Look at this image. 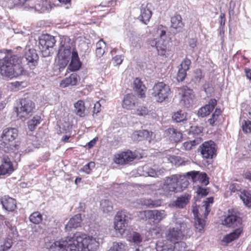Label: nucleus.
<instances>
[{"label":"nucleus","instance_id":"f257e3e1","mask_svg":"<svg viewBox=\"0 0 251 251\" xmlns=\"http://www.w3.org/2000/svg\"><path fill=\"white\" fill-rule=\"evenodd\" d=\"M99 243L87 235L76 232L73 237H67L54 242L50 246V251H97Z\"/></svg>","mask_w":251,"mask_h":251},{"label":"nucleus","instance_id":"f03ea898","mask_svg":"<svg viewBox=\"0 0 251 251\" xmlns=\"http://www.w3.org/2000/svg\"><path fill=\"white\" fill-rule=\"evenodd\" d=\"M22 58L17 55L4 56L0 62V73L4 79H11L25 74L22 66Z\"/></svg>","mask_w":251,"mask_h":251},{"label":"nucleus","instance_id":"7ed1b4c3","mask_svg":"<svg viewBox=\"0 0 251 251\" xmlns=\"http://www.w3.org/2000/svg\"><path fill=\"white\" fill-rule=\"evenodd\" d=\"M18 130L16 128H7L3 130L0 140V150L9 152L18 150L19 142L15 140L18 137Z\"/></svg>","mask_w":251,"mask_h":251},{"label":"nucleus","instance_id":"20e7f679","mask_svg":"<svg viewBox=\"0 0 251 251\" xmlns=\"http://www.w3.org/2000/svg\"><path fill=\"white\" fill-rule=\"evenodd\" d=\"M34 108L35 104L29 98H22L17 102V116L21 119H26L32 114Z\"/></svg>","mask_w":251,"mask_h":251},{"label":"nucleus","instance_id":"39448f33","mask_svg":"<svg viewBox=\"0 0 251 251\" xmlns=\"http://www.w3.org/2000/svg\"><path fill=\"white\" fill-rule=\"evenodd\" d=\"M170 93L169 86L163 82L155 84L151 91V95L158 102H162L168 99Z\"/></svg>","mask_w":251,"mask_h":251},{"label":"nucleus","instance_id":"423d86ee","mask_svg":"<svg viewBox=\"0 0 251 251\" xmlns=\"http://www.w3.org/2000/svg\"><path fill=\"white\" fill-rule=\"evenodd\" d=\"M178 178L176 175H172L165 177L163 180V183L159 189L160 194L168 196L171 195L173 192H177L176 190Z\"/></svg>","mask_w":251,"mask_h":251},{"label":"nucleus","instance_id":"0eeeda50","mask_svg":"<svg viewBox=\"0 0 251 251\" xmlns=\"http://www.w3.org/2000/svg\"><path fill=\"white\" fill-rule=\"evenodd\" d=\"M201 152L203 157L212 158L216 155L215 144L214 142L209 141L205 142L201 146Z\"/></svg>","mask_w":251,"mask_h":251},{"label":"nucleus","instance_id":"6e6552de","mask_svg":"<svg viewBox=\"0 0 251 251\" xmlns=\"http://www.w3.org/2000/svg\"><path fill=\"white\" fill-rule=\"evenodd\" d=\"M72 53L71 48H59L57 57L60 68H64L67 66L71 58Z\"/></svg>","mask_w":251,"mask_h":251},{"label":"nucleus","instance_id":"1a4fd4ad","mask_svg":"<svg viewBox=\"0 0 251 251\" xmlns=\"http://www.w3.org/2000/svg\"><path fill=\"white\" fill-rule=\"evenodd\" d=\"M242 218L238 213L232 211L223 221V224L228 227H235L241 225Z\"/></svg>","mask_w":251,"mask_h":251},{"label":"nucleus","instance_id":"9d476101","mask_svg":"<svg viewBox=\"0 0 251 251\" xmlns=\"http://www.w3.org/2000/svg\"><path fill=\"white\" fill-rule=\"evenodd\" d=\"M178 91L179 94L181 95V101H183L186 106L189 107L192 103L194 98L193 90L187 86H183L179 88Z\"/></svg>","mask_w":251,"mask_h":251},{"label":"nucleus","instance_id":"9b49d317","mask_svg":"<svg viewBox=\"0 0 251 251\" xmlns=\"http://www.w3.org/2000/svg\"><path fill=\"white\" fill-rule=\"evenodd\" d=\"M185 230L180 229L178 226L170 228L166 233V240L169 242H176V241L181 239L183 236V232Z\"/></svg>","mask_w":251,"mask_h":251},{"label":"nucleus","instance_id":"f8f14e48","mask_svg":"<svg viewBox=\"0 0 251 251\" xmlns=\"http://www.w3.org/2000/svg\"><path fill=\"white\" fill-rule=\"evenodd\" d=\"M186 176L191 177L194 182L199 181L204 185H207L209 183L208 178L204 173H200L199 171H193L187 172Z\"/></svg>","mask_w":251,"mask_h":251},{"label":"nucleus","instance_id":"ddd939ff","mask_svg":"<svg viewBox=\"0 0 251 251\" xmlns=\"http://www.w3.org/2000/svg\"><path fill=\"white\" fill-rule=\"evenodd\" d=\"M135 156L131 151H125L118 155L115 158V162L117 164L125 165L133 161Z\"/></svg>","mask_w":251,"mask_h":251},{"label":"nucleus","instance_id":"4468645a","mask_svg":"<svg viewBox=\"0 0 251 251\" xmlns=\"http://www.w3.org/2000/svg\"><path fill=\"white\" fill-rule=\"evenodd\" d=\"M0 166V175H4L7 173H11L14 170L13 165L9 157L3 155L1 160Z\"/></svg>","mask_w":251,"mask_h":251},{"label":"nucleus","instance_id":"2eb2a0df","mask_svg":"<svg viewBox=\"0 0 251 251\" xmlns=\"http://www.w3.org/2000/svg\"><path fill=\"white\" fill-rule=\"evenodd\" d=\"M57 40L50 34H43L39 37L38 44L42 47H53Z\"/></svg>","mask_w":251,"mask_h":251},{"label":"nucleus","instance_id":"dca6fc26","mask_svg":"<svg viewBox=\"0 0 251 251\" xmlns=\"http://www.w3.org/2000/svg\"><path fill=\"white\" fill-rule=\"evenodd\" d=\"M171 27L174 29L172 30L174 34L182 32L184 24L182 22V18L180 15L176 14L171 19Z\"/></svg>","mask_w":251,"mask_h":251},{"label":"nucleus","instance_id":"f3484780","mask_svg":"<svg viewBox=\"0 0 251 251\" xmlns=\"http://www.w3.org/2000/svg\"><path fill=\"white\" fill-rule=\"evenodd\" d=\"M190 199L191 195L188 194L181 195L173 202L172 205L176 208H184L189 202Z\"/></svg>","mask_w":251,"mask_h":251},{"label":"nucleus","instance_id":"a211bd4d","mask_svg":"<svg viewBox=\"0 0 251 251\" xmlns=\"http://www.w3.org/2000/svg\"><path fill=\"white\" fill-rule=\"evenodd\" d=\"M216 104L217 100L215 99H211L208 104L199 110L198 115L201 117L206 116L214 109Z\"/></svg>","mask_w":251,"mask_h":251},{"label":"nucleus","instance_id":"6ab92c4d","mask_svg":"<svg viewBox=\"0 0 251 251\" xmlns=\"http://www.w3.org/2000/svg\"><path fill=\"white\" fill-rule=\"evenodd\" d=\"M25 57L26 61L29 64L31 69H33L37 64V60H38V55L34 48H29L25 54Z\"/></svg>","mask_w":251,"mask_h":251},{"label":"nucleus","instance_id":"aec40b11","mask_svg":"<svg viewBox=\"0 0 251 251\" xmlns=\"http://www.w3.org/2000/svg\"><path fill=\"white\" fill-rule=\"evenodd\" d=\"M82 221L81 214H76L71 218L65 226L66 231L71 230L72 228H76L80 226Z\"/></svg>","mask_w":251,"mask_h":251},{"label":"nucleus","instance_id":"412c9836","mask_svg":"<svg viewBox=\"0 0 251 251\" xmlns=\"http://www.w3.org/2000/svg\"><path fill=\"white\" fill-rule=\"evenodd\" d=\"M166 134L172 142H180L182 139V133L174 128H169L166 130Z\"/></svg>","mask_w":251,"mask_h":251},{"label":"nucleus","instance_id":"4be33fe9","mask_svg":"<svg viewBox=\"0 0 251 251\" xmlns=\"http://www.w3.org/2000/svg\"><path fill=\"white\" fill-rule=\"evenodd\" d=\"M0 202L3 207L8 211H12L16 207L15 200L7 196L2 197L1 199Z\"/></svg>","mask_w":251,"mask_h":251},{"label":"nucleus","instance_id":"5701e85b","mask_svg":"<svg viewBox=\"0 0 251 251\" xmlns=\"http://www.w3.org/2000/svg\"><path fill=\"white\" fill-rule=\"evenodd\" d=\"M81 65V63L79 61L77 52L72 50L71 56V60L69 64V69L72 71H76L79 70Z\"/></svg>","mask_w":251,"mask_h":251},{"label":"nucleus","instance_id":"b1692460","mask_svg":"<svg viewBox=\"0 0 251 251\" xmlns=\"http://www.w3.org/2000/svg\"><path fill=\"white\" fill-rule=\"evenodd\" d=\"M79 79L78 75L75 73H73L69 77L62 80L60 85L62 88L67 87L69 85L74 86L77 84Z\"/></svg>","mask_w":251,"mask_h":251},{"label":"nucleus","instance_id":"393cba45","mask_svg":"<svg viewBox=\"0 0 251 251\" xmlns=\"http://www.w3.org/2000/svg\"><path fill=\"white\" fill-rule=\"evenodd\" d=\"M156 251H173V244L166 240H158L156 243Z\"/></svg>","mask_w":251,"mask_h":251},{"label":"nucleus","instance_id":"a878e982","mask_svg":"<svg viewBox=\"0 0 251 251\" xmlns=\"http://www.w3.org/2000/svg\"><path fill=\"white\" fill-rule=\"evenodd\" d=\"M53 6L49 0H40L39 3L35 5V10L40 13L50 10Z\"/></svg>","mask_w":251,"mask_h":251},{"label":"nucleus","instance_id":"bb28decb","mask_svg":"<svg viewBox=\"0 0 251 251\" xmlns=\"http://www.w3.org/2000/svg\"><path fill=\"white\" fill-rule=\"evenodd\" d=\"M152 15L151 11L148 7V5L144 6L142 5L141 7V13L139 16V19L143 23L147 24V23L149 21Z\"/></svg>","mask_w":251,"mask_h":251},{"label":"nucleus","instance_id":"cd10ccee","mask_svg":"<svg viewBox=\"0 0 251 251\" xmlns=\"http://www.w3.org/2000/svg\"><path fill=\"white\" fill-rule=\"evenodd\" d=\"M136 97L135 96L128 94L125 96L123 100V106L126 109H130L135 106Z\"/></svg>","mask_w":251,"mask_h":251},{"label":"nucleus","instance_id":"c85d7f7f","mask_svg":"<svg viewBox=\"0 0 251 251\" xmlns=\"http://www.w3.org/2000/svg\"><path fill=\"white\" fill-rule=\"evenodd\" d=\"M237 194L246 206H251V194L249 192L245 190H238Z\"/></svg>","mask_w":251,"mask_h":251},{"label":"nucleus","instance_id":"c756f323","mask_svg":"<svg viewBox=\"0 0 251 251\" xmlns=\"http://www.w3.org/2000/svg\"><path fill=\"white\" fill-rule=\"evenodd\" d=\"M74 112L76 115L80 117H84L85 116V107L83 100H78L74 103Z\"/></svg>","mask_w":251,"mask_h":251},{"label":"nucleus","instance_id":"7c9ffc66","mask_svg":"<svg viewBox=\"0 0 251 251\" xmlns=\"http://www.w3.org/2000/svg\"><path fill=\"white\" fill-rule=\"evenodd\" d=\"M150 219L153 220L155 223L159 222L163 219L166 216V213L164 210H150Z\"/></svg>","mask_w":251,"mask_h":251},{"label":"nucleus","instance_id":"2f4dec72","mask_svg":"<svg viewBox=\"0 0 251 251\" xmlns=\"http://www.w3.org/2000/svg\"><path fill=\"white\" fill-rule=\"evenodd\" d=\"M134 89L137 94L141 98L144 97L146 88L141 80L138 78H136L134 81Z\"/></svg>","mask_w":251,"mask_h":251},{"label":"nucleus","instance_id":"473e14b6","mask_svg":"<svg viewBox=\"0 0 251 251\" xmlns=\"http://www.w3.org/2000/svg\"><path fill=\"white\" fill-rule=\"evenodd\" d=\"M183 219V216L179 212H176L172 217V222L176 225V227L178 226L179 228H183L185 230L187 226Z\"/></svg>","mask_w":251,"mask_h":251},{"label":"nucleus","instance_id":"72a5a7b5","mask_svg":"<svg viewBox=\"0 0 251 251\" xmlns=\"http://www.w3.org/2000/svg\"><path fill=\"white\" fill-rule=\"evenodd\" d=\"M150 132L146 130H141L134 131L132 134V138L135 141H140L148 138Z\"/></svg>","mask_w":251,"mask_h":251},{"label":"nucleus","instance_id":"f704fd0d","mask_svg":"<svg viewBox=\"0 0 251 251\" xmlns=\"http://www.w3.org/2000/svg\"><path fill=\"white\" fill-rule=\"evenodd\" d=\"M242 232V228L239 227L235 229L232 232H231L229 234L226 235L224 238L223 241L226 243H229L234 240H236L239 237Z\"/></svg>","mask_w":251,"mask_h":251},{"label":"nucleus","instance_id":"c9c22d12","mask_svg":"<svg viewBox=\"0 0 251 251\" xmlns=\"http://www.w3.org/2000/svg\"><path fill=\"white\" fill-rule=\"evenodd\" d=\"M128 224L122 222L121 219H119L118 217L115 218L114 228L118 231L120 235H123L125 232L126 228Z\"/></svg>","mask_w":251,"mask_h":251},{"label":"nucleus","instance_id":"e433bc0d","mask_svg":"<svg viewBox=\"0 0 251 251\" xmlns=\"http://www.w3.org/2000/svg\"><path fill=\"white\" fill-rule=\"evenodd\" d=\"M5 225L7 228V232L9 236L12 237H17L18 235V232L17 231L16 226L12 223V221L6 220L4 221Z\"/></svg>","mask_w":251,"mask_h":251},{"label":"nucleus","instance_id":"4c0bfd02","mask_svg":"<svg viewBox=\"0 0 251 251\" xmlns=\"http://www.w3.org/2000/svg\"><path fill=\"white\" fill-rule=\"evenodd\" d=\"M172 119L176 123L183 122L186 121V113L182 110L177 111L172 115Z\"/></svg>","mask_w":251,"mask_h":251},{"label":"nucleus","instance_id":"58836bf2","mask_svg":"<svg viewBox=\"0 0 251 251\" xmlns=\"http://www.w3.org/2000/svg\"><path fill=\"white\" fill-rule=\"evenodd\" d=\"M143 175L151 177L158 176V172L150 166L146 165L142 167Z\"/></svg>","mask_w":251,"mask_h":251},{"label":"nucleus","instance_id":"ea45409f","mask_svg":"<svg viewBox=\"0 0 251 251\" xmlns=\"http://www.w3.org/2000/svg\"><path fill=\"white\" fill-rule=\"evenodd\" d=\"M100 208L104 213H108L112 211V203L108 200H102L100 202Z\"/></svg>","mask_w":251,"mask_h":251},{"label":"nucleus","instance_id":"a19ab883","mask_svg":"<svg viewBox=\"0 0 251 251\" xmlns=\"http://www.w3.org/2000/svg\"><path fill=\"white\" fill-rule=\"evenodd\" d=\"M115 217H118L119 219H121L122 222L127 224L131 219V215L125 210L118 212Z\"/></svg>","mask_w":251,"mask_h":251},{"label":"nucleus","instance_id":"79ce46f5","mask_svg":"<svg viewBox=\"0 0 251 251\" xmlns=\"http://www.w3.org/2000/svg\"><path fill=\"white\" fill-rule=\"evenodd\" d=\"M130 241L136 245H141L143 240L142 236L139 233L133 232L130 234Z\"/></svg>","mask_w":251,"mask_h":251},{"label":"nucleus","instance_id":"37998d69","mask_svg":"<svg viewBox=\"0 0 251 251\" xmlns=\"http://www.w3.org/2000/svg\"><path fill=\"white\" fill-rule=\"evenodd\" d=\"M29 219L31 223L38 224L42 221V215L39 212H35L30 215Z\"/></svg>","mask_w":251,"mask_h":251},{"label":"nucleus","instance_id":"c03bdc74","mask_svg":"<svg viewBox=\"0 0 251 251\" xmlns=\"http://www.w3.org/2000/svg\"><path fill=\"white\" fill-rule=\"evenodd\" d=\"M40 119V116H35L32 119L28 121L27 125L30 131H33L37 125L39 124Z\"/></svg>","mask_w":251,"mask_h":251},{"label":"nucleus","instance_id":"a18cd8bd","mask_svg":"<svg viewBox=\"0 0 251 251\" xmlns=\"http://www.w3.org/2000/svg\"><path fill=\"white\" fill-rule=\"evenodd\" d=\"M173 251H185L186 245L183 242H176L173 244Z\"/></svg>","mask_w":251,"mask_h":251},{"label":"nucleus","instance_id":"49530a36","mask_svg":"<svg viewBox=\"0 0 251 251\" xmlns=\"http://www.w3.org/2000/svg\"><path fill=\"white\" fill-rule=\"evenodd\" d=\"M70 41V39L67 36L59 37V47H71L70 44L69 43Z\"/></svg>","mask_w":251,"mask_h":251},{"label":"nucleus","instance_id":"de8ad7c7","mask_svg":"<svg viewBox=\"0 0 251 251\" xmlns=\"http://www.w3.org/2000/svg\"><path fill=\"white\" fill-rule=\"evenodd\" d=\"M144 204L149 208L157 207L160 205V202L157 201H152L151 200H145L144 201Z\"/></svg>","mask_w":251,"mask_h":251},{"label":"nucleus","instance_id":"09e8293b","mask_svg":"<svg viewBox=\"0 0 251 251\" xmlns=\"http://www.w3.org/2000/svg\"><path fill=\"white\" fill-rule=\"evenodd\" d=\"M206 200L204 201L205 203L203 206H204L205 208V215H207L209 212L210 211V207L209 204L212 203L213 202V197H209L206 199Z\"/></svg>","mask_w":251,"mask_h":251},{"label":"nucleus","instance_id":"8fccbe9b","mask_svg":"<svg viewBox=\"0 0 251 251\" xmlns=\"http://www.w3.org/2000/svg\"><path fill=\"white\" fill-rule=\"evenodd\" d=\"M195 226L196 228L199 231H201L203 229L204 226V221L200 218H197L195 223Z\"/></svg>","mask_w":251,"mask_h":251},{"label":"nucleus","instance_id":"3c124183","mask_svg":"<svg viewBox=\"0 0 251 251\" xmlns=\"http://www.w3.org/2000/svg\"><path fill=\"white\" fill-rule=\"evenodd\" d=\"M243 130L246 133L251 131V122L249 120H244L242 123Z\"/></svg>","mask_w":251,"mask_h":251},{"label":"nucleus","instance_id":"603ef678","mask_svg":"<svg viewBox=\"0 0 251 251\" xmlns=\"http://www.w3.org/2000/svg\"><path fill=\"white\" fill-rule=\"evenodd\" d=\"M202 131V127L198 126H190L189 132L194 135H199Z\"/></svg>","mask_w":251,"mask_h":251},{"label":"nucleus","instance_id":"864d4df0","mask_svg":"<svg viewBox=\"0 0 251 251\" xmlns=\"http://www.w3.org/2000/svg\"><path fill=\"white\" fill-rule=\"evenodd\" d=\"M16 238V237L9 236L8 234L7 239L4 241V243L2 245L5 247V249L7 250L11 248L13 244V240Z\"/></svg>","mask_w":251,"mask_h":251},{"label":"nucleus","instance_id":"5fc2aeb1","mask_svg":"<svg viewBox=\"0 0 251 251\" xmlns=\"http://www.w3.org/2000/svg\"><path fill=\"white\" fill-rule=\"evenodd\" d=\"M149 113L147 107L144 106H140L136 110V114L139 116H145Z\"/></svg>","mask_w":251,"mask_h":251},{"label":"nucleus","instance_id":"6e6d98bb","mask_svg":"<svg viewBox=\"0 0 251 251\" xmlns=\"http://www.w3.org/2000/svg\"><path fill=\"white\" fill-rule=\"evenodd\" d=\"M186 75V71L179 68L177 74L176 79L178 81H182Z\"/></svg>","mask_w":251,"mask_h":251},{"label":"nucleus","instance_id":"4d7b16f0","mask_svg":"<svg viewBox=\"0 0 251 251\" xmlns=\"http://www.w3.org/2000/svg\"><path fill=\"white\" fill-rule=\"evenodd\" d=\"M191 63V61L190 59L185 58L184 60L181 62L180 64V68L181 69H183L187 71L189 69V66Z\"/></svg>","mask_w":251,"mask_h":251},{"label":"nucleus","instance_id":"13d9d810","mask_svg":"<svg viewBox=\"0 0 251 251\" xmlns=\"http://www.w3.org/2000/svg\"><path fill=\"white\" fill-rule=\"evenodd\" d=\"M150 210H145L138 212V216L143 220L150 219Z\"/></svg>","mask_w":251,"mask_h":251},{"label":"nucleus","instance_id":"bf43d9fd","mask_svg":"<svg viewBox=\"0 0 251 251\" xmlns=\"http://www.w3.org/2000/svg\"><path fill=\"white\" fill-rule=\"evenodd\" d=\"M197 193L199 196H201V197H202L206 196L208 194V192L206 188H204L198 186Z\"/></svg>","mask_w":251,"mask_h":251},{"label":"nucleus","instance_id":"052dcab7","mask_svg":"<svg viewBox=\"0 0 251 251\" xmlns=\"http://www.w3.org/2000/svg\"><path fill=\"white\" fill-rule=\"evenodd\" d=\"M202 77L201 71L200 69H197L194 73V79L196 82H199Z\"/></svg>","mask_w":251,"mask_h":251},{"label":"nucleus","instance_id":"680f3d73","mask_svg":"<svg viewBox=\"0 0 251 251\" xmlns=\"http://www.w3.org/2000/svg\"><path fill=\"white\" fill-rule=\"evenodd\" d=\"M219 117L214 114H212L211 117L208 119V122L212 126L216 125V122L218 121Z\"/></svg>","mask_w":251,"mask_h":251},{"label":"nucleus","instance_id":"e2e57ef3","mask_svg":"<svg viewBox=\"0 0 251 251\" xmlns=\"http://www.w3.org/2000/svg\"><path fill=\"white\" fill-rule=\"evenodd\" d=\"M113 61L114 64L116 65H119L122 63L123 59L121 56H116L113 58Z\"/></svg>","mask_w":251,"mask_h":251},{"label":"nucleus","instance_id":"0e129e2a","mask_svg":"<svg viewBox=\"0 0 251 251\" xmlns=\"http://www.w3.org/2000/svg\"><path fill=\"white\" fill-rule=\"evenodd\" d=\"M105 52L103 48H96V54L97 57H100Z\"/></svg>","mask_w":251,"mask_h":251},{"label":"nucleus","instance_id":"69168bd1","mask_svg":"<svg viewBox=\"0 0 251 251\" xmlns=\"http://www.w3.org/2000/svg\"><path fill=\"white\" fill-rule=\"evenodd\" d=\"M188 45L190 47H196L197 46V41L195 38H191L188 40Z\"/></svg>","mask_w":251,"mask_h":251},{"label":"nucleus","instance_id":"338daca9","mask_svg":"<svg viewBox=\"0 0 251 251\" xmlns=\"http://www.w3.org/2000/svg\"><path fill=\"white\" fill-rule=\"evenodd\" d=\"M164 28L165 27H164L162 25H160L158 27V30L160 31L159 35L161 38H162L166 35V31Z\"/></svg>","mask_w":251,"mask_h":251},{"label":"nucleus","instance_id":"774afa93","mask_svg":"<svg viewBox=\"0 0 251 251\" xmlns=\"http://www.w3.org/2000/svg\"><path fill=\"white\" fill-rule=\"evenodd\" d=\"M220 19L221 26L223 27L225 25L226 22L225 14L224 13H221L220 16Z\"/></svg>","mask_w":251,"mask_h":251}]
</instances>
